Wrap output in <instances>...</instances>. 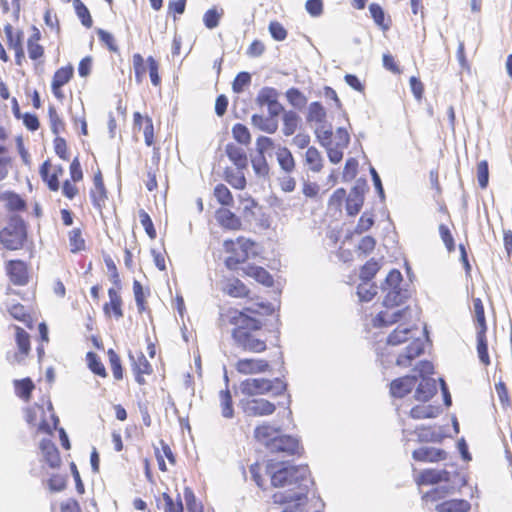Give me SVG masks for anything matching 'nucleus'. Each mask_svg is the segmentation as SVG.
<instances>
[{"label": "nucleus", "mask_w": 512, "mask_h": 512, "mask_svg": "<svg viewBox=\"0 0 512 512\" xmlns=\"http://www.w3.org/2000/svg\"><path fill=\"white\" fill-rule=\"evenodd\" d=\"M250 473L260 488L265 487L266 476H269L272 487L287 488L285 492L278 491L272 495L274 504L297 502L298 505H304L307 502L309 484L312 483L308 465H293L286 461L270 459L252 464Z\"/></svg>", "instance_id": "f257e3e1"}, {"label": "nucleus", "mask_w": 512, "mask_h": 512, "mask_svg": "<svg viewBox=\"0 0 512 512\" xmlns=\"http://www.w3.org/2000/svg\"><path fill=\"white\" fill-rule=\"evenodd\" d=\"M273 312L272 305L264 302L242 309L230 307L220 312L218 323L222 328H231L230 335L238 349L261 354L268 349L269 344L265 317Z\"/></svg>", "instance_id": "f03ea898"}, {"label": "nucleus", "mask_w": 512, "mask_h": 512, "mask_svg": "<svg viewBox=\"0 0 512 512\" xmlns=\"http://www.w3.org/2000/svg\"><path fill=\"white\" fill-rule=\"evenodd\" d=\"M39 174L49 191L58 192L61 190L62 195L68 200H73L79 195L78 183L84 179V172L78 157L73 158L71 161L69 165V178L65 179L62 183L60 179L64 175V168L59 164L53 165L50 159L45 160L41 164Z\"/></svg>", "instance_id": "7ed1b4c3"}, {"label": "nucleus", "mask_w": 512, "mask_h": 512, "mask_svg": "<svg viewBox=\"0 0 512 512\" xmlns=\"http://www.w3.org/2000/svg\"><path fill=\"white\" fill-rule=\"evenodd\" d=\"M408 342L405 352L397 357L396 364L409 367L412 361L424 352V343L419 337V329L416 325L406 326L399 324L387 337V344L398 346Z\"/></svg>", "instance_id": "20e7f679"}, {"label": "nucleus", "mask_w": 512, "mask_h": 512, "mask_svg": "<svg viewBox=\"0 0 512 512\" xmlns=\"http://www.w3.org/2000/svg\"><path fill=\"white\" fill-rule=\"evenodd\" d=\"M470 311L476 330V350L478 358L480 362L487 367L491 364L490 356L488 353V324L485 315L484 304L481 298L472 297V306Z\"/></svg>", "instance_id": "39448f33"}, {"label": "nucleus", "mask_w": 512, "mask_h": 512, "mask_svg": "<svg viewBox=\"0 0 512 512\" xmlns=\"http://www.w3.org/2000/svg\"><path fill=\"white\" fill-rule=\"evenodd\" d=\"M28 242V228L26 222L18 215L8 218L5 226L0 229V244L9 251L23 249Z\"/></svg>", "instance_id": "423d86ee"}, {"label": "nucleus", "mask_w": 512, "mask_h": 512, "mask_svg": "<svg viewBox=\"0 0 512 512\" xmlns=\"http://www.w3.org/2000/svg\"><path fill=\"white\" fill-rule=\"evenodd\" d=\"M255 243L251 239L239 236L236 239H227L223 242V249L227 254L224 264L228 270L235 271L244 264L254 248Z\"/></svg>", "instance_id": "0eeeda50"}, {"label": "nucleus", "mask_w": 512, "mask_h": 512, "mask_svg": "<svg viewBox=\"0 0 512 512\" xmlns=\"http://www.w3.org/2000/svg\"><path fill=\"white\" fill-rule=\"evenodd\" d=\"M286 388V383L280 378H248L241 383V391L247 396L263 395L270 392L273 395H281Z\"/></svg>", "instance_id": "6e6552de"}, {"label": "nucleus", "mask_w": 512, "mask_h": 512, "mask_svg": "<svg viewBox=\"0 0 512 512\" xmlns=\"http://www.w3.org/2000/svg\"><path fill=\"white\" fill-rule=\"evenodd\" d=\"M403 280L402 274L397 269H392L385 279V287L387 290L383 300L384 306H398L403 301L402 290L400 284Z\"/></svg>", "instance_id": "1a4fd4ad"}, {"label": "nucleus", "mask_w": 512, "mask_h": 512, "mask_svg": "<svg viewBox=\"0 0 512 512\" xmlns=\"http://www.w3.org/2000/svg\"><path fill=\"white\" fill-rule=\"evenodd\" d=\"M73 77L74 67L70 63L55 70L51 79V92L57 100L63 101L65 99L63 87L68 84Z\"/></svg>", "instance_id": "9d476101"}, {"label": "nucleus", "mask_w": 512, "mask_h": 512, "mask_svg": "<svg viewBox=\"0 0 512 512\" xmlns=\"http://www.w3.org/2000/svg\"><path fill=\"white\" fill-rule=\"evenodd\" d=\"M350 136L346 129L339 128L335 133V142H323V146L327 149L329 160L337 164L343 159V150L348 146Z\"/></svg>", "instance_id": "9b49d317"}, {"label": "nucleus", "mask_w": 512, "mask_h": 512, "mask_svg": "<svg viewBox=\"0 0 512 512\" xmlns=\"http://www.w3.org/2000/svg\"><path fill=\"white\" fill-rule=\"evenodd\" d=\"M235 369L242 375L264 374L271 370V364L264 358L248 357L239 359Z\"/></svg>", "instance_id": "f8f14e48"}, {"label": "nucleus", "mask_w": 512, "mask_h": 512, "mask_svg": "<svg viewBox=\"0 0 512 512\" xmlns=\"http://www.w3.org/2000/svg\"><path fill=\"white\" fill-rule=\"evenodd\" d=\"M41 39L42 34L40 30L33 26L32 34L27 39L26 46L28 57L35 67L43 65L45 61V47L40 43Z\"/></svg>", "instance_id": "ddd939ff"}, {"label": "nucleus", "mask_w": 512, "mask_h": 512, "mask_svg": "<svg viewBox=\"0 0 512 512\" xmlns=\"http://www.w3.org/2000/svg\"><path fill=\"white\" fill-rule=\"evenodd\" d=\"M5 271L9 280L17 286H24L29 282V269L26 262L15 259L5 263Z\"/></svg>", "instance_id": "4468645a"}, {"label": "nucleus", "mask_w": 512, "mask_h": 512, "mask_svg": "<svg viewBox=\"0 0 512 512\" xmlns=\"http://www.w3.org/2000/svg\"><path fill=\"white\" fill-rule=\"evenodd\" d=\"M268 451L273 454L283 453L294 455L299 452V442L289 435H280L279 433L270 443Z\"/></svg>", "instance_id": "2eb2a0df"}, {"label": "nucleus", "mask_w": 512, "mask_h": 512, "mask_svg": "<svg viewBox=\"0 0 512 512\" xmlns=\"http://www.w3.org/2000/svg\"><path fill=\"white\" fill-rule=\"evenodd\" d=\"M275 409L273 403L263 398L250 399L243 404L244 413L251 417L268 416L273 414Z\"/></svg>", "instance_id": "dca6fc26"}, {"label": "nucleus", "mask_w": 512, "mask_h": 512, "mask_svg": "<svg viewBox=\"0 0 512 512\" xmlns=\"http://www.w3.org/2000/svg\"><path fill=\"white\" fill-rule=\"evenodd\" d=\"M219 226L225 230L238 231L242 228L241 216L236 215L229 207H220L215 211Z\"/></svg>", "instance_id": "f3484780"}, {"label": "nucleus", "mask_w": 512, "mask_h": 512, "mask_svg": "<svg viewBox=\"0 0 512 512\" xmlns=\"http://www.w3.org/2000/svg\"><path fill=\"white\" fill-rule=\"evenodd\" d=\"M417 381V377L412 375L396 378L389 385L390 394L395 398H403L416 387Z\"/></svg>", "instance_id": "a211bd4d"}, {"label": "nucleus", "mask_w": 512, "mask_h": 512, "mask_svg": "<svg viewBox=\"0 0 512 512\" xmlns=\"http://www.w3.org/2000/svg\"><path fill=\"white\" fill-rule=\"evenodd\" d=\"M15 342L18 351L13 355V362H22L31 351L30 335L20 326L14 325Z\"/></svg>", "instance_id": "6ab92c4d"}, {"label": "nucleus", "mask_w": 512, "mask_h": 512, "mask_svg": "<svg viewBox=\"0 0 512 512\" xmlns=\"http://www.w3.org/2000/svg\"><path fill=\"white\" fill-rule=\"evenodd\" d=\"M222 291L224 294L232 298H248L250 289L247 285L237 277L225 278L222 282Z\"/></svg>", "instance_id": "aec40b11"}, {"label": "nucleus", "mask_w": 512, "mask_h": 512, "mask_svg": "<svg viewBox=\"0 0 512 512\" xmlns=\"http://www.w3.org/2000/svg\"><path fill=\"white\" fill-rule=\"evenodd\" d=\"M133 126L135 130L143 131L144 141L147 146L155 143V133L152 118L150 116L143 117L140 112L133 113Z\"/></svg>", "instance_id": "412c9836"}, {"label": "nucleus", "mask_w": 512, "mask_h": 512, "mask_svg": "<svg viewBox=\"0 0 512 512\" xmlns=\"http://www.w3.org/2000/svg\"><path fill=\"white\" fill-rule=\"evenodd\" d=\"M109 301L103 305V312L109 318H115L116 320L124 316L123 312V300L120 293L114 289H108Z\"/></svg>", "instance_id": "4be33fe9"}, {"label": "nucleus", "mask_w": 512, "mask_h": 512, "mask_svg": "<svg viewBox=\"0 0 512 512\" xmlns=\"http://www.w3.org/2000/svg\"><path fill=\"white\" fill-rule=\"evenodd\" d=\"M132 361V371L135 375V380L139 385L146 384L144 375H151L153 368L150 362L146 359L142 352L137 353L135 356H130Z\"/></svg>", "instance_id": "5701e85b"}, {"label": "nucleus", "mask_w": 512, "mask_h": 512, "mask_svg": "<svg viewBox=\"0 0 512 512\" xmlns=\"http://www.w3.org/2000/svg\"><path fill=\"white\" fill-rule=\"evenodd\" d=\"M385 310L380 311L373 319L374 327H385L399 322L405 315L407 308L403 310L395 309L396 306H384Z\"/></svg>", "instance_id": "b1692460"}, {"label": "nucleus", "mask_w": 512, "mask_h": 512, "mask_svg": "<svg viewBox=\"0 0 512 512\" xmlns=\"http://www.w3.org/2000/svg\"><path fill=\"white\" fill-rule=\"evenodd\" d=\"M449 479L450 473L446 470L425 469L415 477V482L419 486L434 485L440 482H448Z\"/></svg>", "instance_id": "393cba45"}, {"label": "nucleus", "mask_w": 512, "mask_h": 512, "mask_svg": "<svg viewBox=\"0 0 512 512\" xmlns=\"http://www.w3.org/2000/svg\"><path fill=\"white\" fill-rule=\"evenodd\" d=\"M58 424L59 418L55 414L52 404L48 403L44 410V417H41L36 425L37 432L41 434L52 435L53 431L57 429Z\"/></svg>", "instance_id": "a878e982"}, {"label": "nucleus", "mask_w": 512, "mask_h": 512, "mask_svg": "<svg viewBox=\"0 0 512 512\" xmlns=\"http://www.w3.org/2000/svg\"><path fill=\"white\" fill-rule=\"evenodd\" d=\"M413 458L420 462H438L447 458V453L442 449L422 447L413 451Z\"/></svg>", "instance_id": "bb28decb"}, {"label": "nucleus", "mask_w": 512, "mask_h": 512, "mask_svg": "<svg viewBox=\"0 0 512 512\" xmlns=\"http://www.w3.org/2000/svg\"><path fill=\"white\" fill-rule=\"evenodd\" d=\"M69 251L72 254H78L87 249V242L84 230L80 227H74L67 232Z\"/></svg>", "instance_id": "cd10ccee"}, {"label": "nucleus", "mask_w": 512, "mask_h": 512, "mask_svg": "<svg viewBox=\"0 0 512 512\" xmlns=\"http://www.w3.org/2000/svg\"><path fill=\"white\" fill-rule=\"evenodd\" d=\"M243 273L245 276L255 279L258 283L266 287H272L274 285L273 276L261 266L250 264L243 269Z\"/></svg>", "instance_id": "c85d7f7f"}, {"label": "nucleus", "mask_w": 512, "mask_h": 512, "mask_svg": "<svg viewBox=\"0 0 512 512\" xmlns=\"http://www.w3.org/2000/svg\"><path fill=\"white\" fill-rule=\"evenodd\" d=\"M0 202H4L5 208L11 212H21L27 208L26 201L13 191H0Z\"/></svg>", "instance_id": "c756f323"}, {"label": "nucleus", "mask_w": 512, "mask_h": 512, "mask_svg": "<svg viewBox=\"0 0 512 512\" xmlns=\"http://www.w3.org/2000/svg\"><path fill=\"white\" fill-rule=\"evenodd\" d=\"M160 149L155 147L152 156V165L146 171L145 186L152 192L158 188L157 174L159 173Z\"/></svg>", "instance_id": "7c9ffc66"}, {"label": "nucleus", "mask_w": 512, "mask_h": 512, "mask_svg": "<svg viewBox=\"0 0 512 512\" xmlns=\"http://www.w3.org/2000/svg\"><path fill=\"white\" fill-rule=\"evenodd\" d=\"M40 448L49 467L52 469L59 468L61 465V457L54 443L50 440H42Z\"/></svg>", "instance_id": "2f4dec72"}, {"label": "nucleus", "mask_w": 512, "mask_h": 512, "mask_svg": "<svg viewBox=\"0 0 512 512\" xmlns=\"http://www.w3.org/2000/svg\"><path fill=\"white\" fill-rule=\"evenodd\" d=\"M437 392L433 379L423 377L416 387L414 397L417 401L428 402Z\"/></svg>", "instance_id": "473e14b6"}, {"label": "nucleus", "mask_w": 512, "mask_h": 512, "mask_svg": "<svg viewBox=\"0 0 512 512\" xmlns=\"http://www.w3.org/2000/svg\"><path fill=\"white\" fill-rule=\"evenodd\" d=\"M251 123L257 129L269 134L275 133L278 129V121L271 115L254 114L251 117Z\"/></svg>", "instance_id": "72a5a7b5"}, {"label": "nucleus", "mask_w": 512, "mask_h": 512, "mask_svg": "<svg viewBox=\"0 0 512 512\" xmlns=\"http://www.w3.org/2000/svg\"><path fill=\"white\" fill-rule=\"evenodd\" d=\"M425 403L426 402H423L422 404L412 407L409 412V416L415 420L430 419L437 417L440 413L439 407Z\"/></svg>", "instance_id": "f704fd0d"}, {"label": "nucleus", "mask_w": 512, "mask_h": 512, "mask_svg": "<svg viewBox=\"0 0 512 512\" xmlns=\"http://www.w3.org/2000/svg\"><path fill=\"white\" fill-rule=\"evenodd\" d=\"M414 433L417 435L419 442H441L444 438L442 429H436L433 426H420L416 428Z\"/></svg>", "instance_id": "c9c22d12"}, {"label": "nucleus", "mask_w": 512, "mask_h": 512, "mask_svg": "<svg viewBox=\"0 0 512 512\" xmlns=\"http://www.w3.org/2000/svg\"><path fill=\"white\" fill-rule=\"evenodd\" d=\"M471 504L465 499H450L438 503L435 507L436 512H468Z\"/></svg>", "instance_id": "e433bc0d"}, {"label": "nucleus", "mask_w": 512, "mask_h": 512, "mask_svg": "<svg viewBox=\"0 0 512 512\" xmlns=\"http://www.w3.org/2000/svg\"><path fill=\"white\" fill-rule=\"evenodd\" d=\"M224 180L234 189L243 190L247 185L243 170L226 167L223 172Z\"/></svg>", "instance_id": "4c0bfd02"}, {"label": "nucleus", "mask_w": 512, "mask_h": 512, "mask_svg": "<svg viewBox=\"0 0 512 512\" xmlns=\"http://www.w3.org/2000/svg\"><path fill=\"white\" fill-rule=\"evenodd\" d=\"M279 429L269 424H262L255 428L254 437L255 439L263 444L267 449L270 447V443L275 439Z\"/></svg>", "instance_id": "58836bf2"}, {"label": "nucleus", "mask_w": 512, "mask_h": 512, "mask_svg": "<svg viewBox=\"0 0 512 512\" xmlns=\"http://www.w3.org/2000/svg\"><path fill=\"white\" fill-rule=\"evenodd\" d=\"M226 154L238 169L244 170L247 168L248 158L246 152L242 148L232 143L227 144Z\"/></svg>", "instance_id": "ea45409f"}, {"label": "nucleus", "mask_w": 512, "mask_h": 512, "mask_svg": "<svg viewBox=\"0 0 512 512\" xmlns=\"http://www.w3.org/2000/svg\"><path fill=\"white\" fill-rule=\"evenodd\" d=\"M161 448L155 449V456L158 462V467L161 471L168 470L164 458H166L171 465L176 464V457L170 446L163 440L160 441Z\"/></svg>", "instance_id": "a19ab883"}, {"label": "nucleus", "mask_w": 512, "mask_h": 512, "mask_svg": "<svg viewBox=\"0 0 512 512\" xmlns=\"http://www.w3.org/2000/svg\"><path fill=\"white\" fill-rule=\"evenodd\" d=\"M241 216L244 219H251L256 216V209L259 207L258 202L249 194L238 195Z\"/></svg>", "instance_id": "79ce46f5"}, {"label": "nucleus", "mask_w": 512, "mask_h": 512, "mask_svg": "<svg viewBox=\"0 0 512 512\" xmlns=\"http://www.w3.org/2000/svg\"><path fill=\"white\" fill-rule=\"evenodd\" d=\"M14 389L16 395L19 398L28 402L32 397V392L35 389V385L29 377H26L20 380H15Z\"/></svg>", "instance_id": "37998d69"}, {"label": "nucleus", "mask_w": 512, "mask_h": 512, "mask_svg": "<svg viewBox=\"0 0 512 512\" xmlns=\"http://www.w3.org/2000/svg\"><path fill=\"white\" fill-rule=\"evenodd\" d=\"M86 363H87L89 370L93 374H95L101 378L107 377L108 374H107L106 368H105L100 356H98V354H96L93 351L87 352Z\"/></svg>", "instance_id": "c03bdc74"}, {"label": "nucleus", "mask_w": 512, "mask_h": 512, "mask_svg": "<svg viewBox=\"0 0 512 512\" xmlns=\"http://www.w3.org/2000/svg\"><path fill=\"white\" fill-rule=\"evenodd\" d=\"M213 195L221 207H231L234 203L231 191L223 183H219L214 187Z\"/></svg>", "instance_id": "a18cd8bd"}, {"label": "nucleus", "mask_w": 512, "mask_h": 512, "mask_svg": "<svg viewBox=\"0 0 512 512\" xmlns=\"http://www.w3.org/2000/svg\"><path fill=\"white\" fill-rule=\"evenodd\" d=\"M364 203L363 195L357 190L354 189L350 195L346 198V211L348 215L355 216L357 215Z\"/></svg>", "instance_id": "49530a36"}, {"label": "nucleus", "mask_w": 512, "mask_h": 512, "mask_svg": "<svg viewBox=\"0 0 512 512\" xmlns=\"http://www.w3.org/2000/svg\"><path fill=\"white\" fill-rule=\"evenodd\" d=\"M305 163L313 172H320L323 168L321 153L314 147H308L305 153Z\"/></svg>", "instance_id": "de8ad7c7"}, {"label": "nucleus", "mask_w": 512, "mask_h": 512, "mask_svg": "<svg viewBox=\"0 0 512 512\" xmlns=\"http://www.w3.org/2000/svg\"><path fill=\"white\" fill-rule=\"evenodd\" d=\"M48 119L50 124V129L52 133L56 136H59V134L63 133L66 129L65 122L58 113L55 106L50 105L48 107Z\"/></svg>", "instance_id": "09e8293b"}, {"label": "nucleus", "mask_w": 512, "mask_h": 512, "mask_svg": "<svg viewBox=\"0 0 512 512\" xmlns=\"http://www.w3.org/2000/svg\"><path fill=\"white\" fill-rule=\"evenodd\" d=\"M107 356L114 379L116 381H121L124 377V368L122 366L121 357L112 348L107 350Z\"/></svg>", "instance_id": "8fccbe9b"}, {"label": "nucleus", "mask_w": 512, "mask_h": 512, "mask_svg": "<svg viewBox=\"0 0 512 512\" xmlns=\"http://www.w3.org/2000/svg\"><path fill=\"white\" fill-rule=\"evenodd\" d=\"M8 311L14 319L24 323L28 328L33 327L32 316L22 304H14L9 308Z\"/></svg>", "instance_id": "3c124183"}, {"label": "nucleus", "mask_w": 512, "mask_h": 512, "mask_svg": "<svg viewBox=\"0 0 512 512\" xmlns=\"http://www.w3.org/2000/svg\"><path fill=\"white\" fill-rule=\"evenodd\" d=\"M224 15V10L222 8H218L216 6L208 9L203 15V23L206 28L214 29L216 28L221 18Z\"/></svg>", "instance_id": "603ef678"}, {"label": "nucleus", "mask_w": 512, "mask_h": 512, "mask_svg": "<svg viewBox=\"0 0 512 512\" xmlns=\"http://www.w3.org/2000/svg\"><path fill=\"white\" fill-rule=\"evenodd\" d=\"M277 160L281 168L287 173H290L294 170L295 160L288 148L281 147L278 149Z\"/></svg>", "instance_id": "864d4df0"}, {"label": "nucleus", "mask_w": 512, "mask_h": 512, "mask_svg": "<svg viewBox=\"0 0 512 512\" xmlns=\"http://www.w3.org/2000/svg\"><path fill=\"white\" fill-rule=\"evenodd\" d=\"M4 33L10 49L13 50L23 46V32L21 30L14 32L12 25L7 24L4 26Z\"/></svg>", "instance_id": "5fc2aeb1"}, {"label": "nucleus", "mask_w": 512, "mask_h": 512, "mask_svg": "<svg viewBox=\"0 0 512 512\" xmlns=\"http://www.w3.org/2000/svg\"><path fill=\"white\" fill-rule=\"evenodd\" d=\"M73 6L76 12V15L80 19L83 26L86 28H91L93 25V20L90 14L89 9L81 0H74Z\"/></svg>", "instance_id": "6e6d98bb"}, {"label": "nucleus", "mask_w": 512, "mask_h": 512, "mask_svg": "<svg viewBox=\"0 0 512 512\" xmlns=\"http://www.w3.org/2000/svg\"><path fill=\"white\" fill-rule=\"evenodd\" d=\"M221 412L223 417L232 418L234 416L232 395L229 389L221 390L219 393Z\"/></svg>", "instance_id": "4d7b16f0"}, {"label": "nucleus", "mask_w": 512, "mask_h": 512, "mask_svg": "<svg viewBox=\"0 0 512 512\" xmlns=\"http://www.w3.org/2000/svg\"><path fill=\"white\" fill-rule=\"evenodd\" d=\"M326 119V111L320 102H312L308 108L307 121L321 123Z\"/></svg>", "instance_id": "13d9d810"}, {"label": "nucleus", "mask_w": 512, "mask_h": 512, "mask_svg": "<svg viewBox=\"0 0 512 512\" xmlns=\"http://www.w3.org/2000/svg\"><path fill=\"white\" fill-rule=\"evenodd\" d=\"M299 124V116L292 111H288L283 116V133L285 136L293 135Z\"/></svg>", "instance_id": "bf43d9fd"}, {"label": "nucleus", "mask_w": 512, "mask_h": 512, "mask_svg": "<svg viewBox=\"0 0 512 512\" xmlns=\"http://www.w3.org/2000/svg\"><path fill=\"white\" fill-rule=\"evenodd\" d=\"M369 11L374 22L383 30H388L390 27V21L385 20V13L383 8L377 3H371Z\"/></svg>", "instance_id": "052dcab7"}, {"label": "nucleus", "mask_w": 512, "mask_h": 512, "mask_svg": "<svg viewBox=\"0 0 512 512\" xmlns=\"http://www.w3.org/2000/svg\"><path fill=\"white\" fill-rule=\"evenodd\" d=\"M380 269V264L375 259L368 260L360 269V278L363 282H369Z\"/></svg>", "instance_id": "680f3d73"}, {"label": "nucleus", "mask_w": 512, "mask_h": 512, "mask_svg": "<svg viewBox=\"0 0 512 512\" xmlns=\"http://www.w3.org/2000/svg\"><path fill=\"white\" fill-rule=\"evenodd\" d=\"M278 92L275 88L264 87L257 95V103L261 106L275 104L278 99Z\"/></svg>", "instance_id": "e2e57ef3"}, {"label": "nucleus", "mask_w": 512, "mask_h": 512, "mask_svg": "<svg viewBox=\"0 0 512 512\" xmlns=\"http://www.w3.org/2000/svg\"><path fill=\"white\" fill-rule=\"evenodd\" d=\"M90 198L93 206L101 210L108 198L106 187H93L90 190Z\"/></svg>", "instance_id": "0e129e2a"}, {"label": "nucleus", "mask_w": 512, "mask_h": 512, "mask_svg": "<svg viewBox=\"0 0 512 512\" xmlns=\"http://www.w3.org/2000/svg\"><path fill=\"white\" fill-rule=\"evenodd\" d=\"M232 135L234 139L240 144L249 145L251 142V134L244 124H235L232 127Z\"/></svg>", "instance_id": "69168bd1"}, {"label": "nucleus", "mask_w": 512, "mask_h": 512, "mask_svg": "<svg viewBox=\"0 0 512 512\" xmlns=\"http://www.w3.org/2000/svg\"><path fill=\"white\" fill-rule=\"evenodd\" d=\"M184 499L188 512H203V505L197 501L196 496L190 487L184 488Z\"/></svg>", "instance_id": "338daca9"}, {"label": "nucleus", "mask_w": 512, "mask_h": 512, "mask_svg": "<svg viewBox=\"0 0 512 512\" xmlns=\"http://www.w3.org/2000/svg\"><path fill=\"white\" fill-rule=\"evenodd\" d=\"M164 500V512H184V506L180 495H178L176 501L166 492L162 494Z\"/></svg>", "instance_id": "774afa93"}]
</instances>
